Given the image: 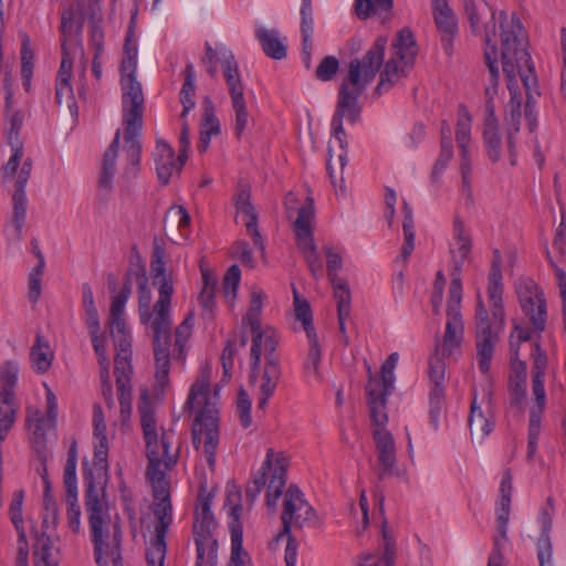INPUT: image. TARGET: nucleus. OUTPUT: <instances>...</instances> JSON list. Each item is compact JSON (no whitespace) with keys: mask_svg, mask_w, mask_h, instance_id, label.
Here are the masks:
<instances>
[{"mask_svg":"<svg viewBox=\"0 0 566 566\" xmlns=\"http://www.w3.org/2000/svg\"><path fill=\"white\" fill-rule=\"evenodd\" d=\"M500 18L502 69L511 95L504 116V132L510 163L515 166L517 159L516 135L520 133L522 118V94L517 90V75L521 77L526 93L525 118L531 133L537 127L535 105L541 92L535 67L527 51L525 31L520 19L512 17L510 23L504 24L507 17L503 11L500 13Z\"/></svg>","mask_w":566,"mask_h":566,"instance_id":"f257e3e1","label":"nucleus"},{"mask_svg":"<svg viewBox=\"0 0 566 566\" xmlns=\"http://www.w3.org/2000/svg\"><path fill=\"white\" fill-rule=\"evenodd\" d=\"M94 446L93 468L88 461H83V481L85 485V506L88 514V524L94 557L98 566H107L108 559L113 566H122L120 541L122 531L118 525L113 527L112 542L105 543V524L108 517V503L105 499V484L107 474L108 441L106 437V423H93Z\"/></svg>","mask_w":566,"mask_h":566,"instance_id":"f03ea898","label":"nucleus"},{"mask_svg":"<svg viewBox=\"0 0 566 566\" xmlns=\"http://www.w3.org/2000/svg\"><path fill=\"white\" fill-rule=\"evenodd\" d=\"M135 10L126 31L120 62V85L123 90V123H124V159L123 175L127 179L135 178L139 172L143 129L144 94L140 83L136 80L137 71V38Z\"/></svg>","mask_w":566,"mask_h":566,"instance_id":"7ed1b4c3","label":"nucleus"},{"mask_svg":"<svg viewBox=\"0 0 566 566\" xmlns=\"http://www.w3.org/2000/svg\"><path fill=\"white\" fill-rule=\"evenodd\" d=\"M386 45L387 39L378 38L363 59H354L349 62L348 74L340 83L337 105L332 118L333 135L340 147L338 155L340 168L345 166L347 157L343 120L346 117L349 123L354 124L359 118L361 109L358 105V97L376 77L384 62Z\"/></svg>","mask_w":566,"mask_h":566,"instance_id":"20e7f679","label":"nucleus"},{"mask_svg":"<svg viewBox=\"0 0 566 566\" xmlns=\"http://www.w3.org/2000/svg\"><path fill=\"white\" fill-rule=\"evenodd\" d=\"M210 370L205 368L191 385L185 405L186 409L196 410L197 415L191 427L192 443L196 450L202 449L211 470L216 465V455L220 441L219 430V391L210 390Z\"/></svg>","mask_w":566,"mask_h":566,"instance_id":"39448f33","label":"nucleus"},{"mask_svg":"<svg viewBox=\"0 0 566 566\" xmlns=\"http://www.w3.org/2000/svg\"><path fill=\"white\" fill-rule=\"evenodd\" d=\"M172 295L170 294V287L164 283L153 307L138 314L140 324L145 326L147 334L151 335L156 360V378L161 385L168 380L170 368Z\"/></svg>","mask_w":566,"mask_h":566,"instance_id":"423d86ee","label":"nucleus"},{"mask_svg":"<svg viewBox=\"0 0 566 566\" xmlns=\"http://www.w3.org/2000/svg\"><path fill=\"white\" fill-rule=\"evenodd\" d=\"M251 333L252 345L250 363L252 369L255 370L259 368L262 355L265 360L260 385V396L258 398V408L264 410L282 376L280 358L275 354L279 337L271 328L262 329V327H259L256 332Z\"/></svg>","mask_w":566,"mask_h":566,"instance_id":"0eeeda50","label":"nucleus"},{"mask_svg":"<svg viewBox=\"0 0 566 566\" xmlns=\"http://www.w3.org/2000/svg\"><path fill=\"white\" fill-rule=\"evenodd\" d=\"M139 412L148 459L146 475L148 480H155L159 475H166L165 470H170L176 464L178 449L175 452L170 451L172 431L163 430L158 438L156 419L150 406L146 403L140 406Z\"/></svg>","mask_w":566,"mask_h":566,"instance_id":"6e6552de","label":"nucleus"},{"mask_svg":"<svg viewBox=\"0 0 566 566\" xmlns=\"http://www.w3.org/2000/svg\"><path fill=\"white\" fill-rule=\"evenodd\" d=\"M392 56L386 62L380 81L375 90L381 95L390 87L407 76L408 70L413 65L418 49L410 29H402L398 32L392 45Z\"/></svg>","mask_w":566,"mask_h":566,"instance_id":"1a4fd4ad","label":"nucleus"},{"mask_svg":"<svg viewBox=\"0 0 566 566\" xmlns=\"http://www.w3.org/2000/svg\"><path fill=\"white\" fill-rule=\"evenodd\" d=\"M281 521L282 530L275 537L276 542L284 537L285 534H290L292 527L316 528L322 524L316 511L307 502L304 493L294 484H291L284 494Z\"/></svg>","mask_w":566,"mask_h":566,"instance_id":"9d476101","label":"nucleus"},{"mask_svg":"<svg viewBox=\"0 0 566 566\" xmlns=\"http://www.w3.org/2000/svg\"><path fill=\"white\" fill-rule=\"evenodd\" d=\"M488 60L491 61L490 56ZM499 67L489 62V84L485 86V115L483 122V143L489 159L497 163L502 158V135L495 115L494 98L497 94Z\"/></svg>","mask_w":566,"mask_h":566,"instance_id":"9b49d317","label":"nucleus"},{"mask_svg":"<svg viewBox=\"0 0 566 566\" xmlns=\"http://www.w3.org/2000/svg\"><path fill=\"white\" fill-rule=\"evenodd\" d=\"M272 471L271 479L266 490V505L269 509H275L279 497L283 493L286 484V464L285 459H276V464L272 468L271 453L268 452L265 461L262 463L260 474L256 475L245 489V500L253 505L262 489L266 484V474Z\"/></svg>","mask_w":566,"mask_h":566,"instance_id":"f8f14e48","label":"nucleus"},{"mask_svg":"<svg viewBox=\"0 0 566 566\" xmlns=\"http://www.w3.org/2000/svg\"><path fill=\"white\" fill-rule=\"evenodd\" d=\"M464 10L473 33L484 34L486 65L489 66L490 56V62L497 66V50L493 41L496 34L495 12L485 0H464Z\"/></svg>","mask_w":566,"mask_h":566,"instance_id":"ddd939ff","label":"nucleus"},{"mask_svg":"<svg viewBox=\"0 0 566 566\" xmlns=\"http://www.w3.org/2000/svg\"><path fill=\"white\" fill-rule=\"evenodd\" d=\"M314 214V201L311 197H307L305 203L297 210L294 231L297 239V248L303 253L312 274L315 277H319L323 274V264L313 239L312 220Z\"/></svg>","mask_w":566,"mask_h":566,"instance_id":"4468645a","label":"nucleus"},{"mask_svg":"<svg viewBox=\"0 0 566 566\" xmlns=\"http://www.w3.org/2000/svg\"><path fill=\"white\" fill-rule=\"evenodd\" d=\"M515 292L521 308L534 329L538 333L543 332L546 327L547 306L542 289L534 280L521 277L515 282Z\"/></svg>","mask_w":566,"mask_h":566,"instance_id":"2eb2a0df","label":"nucleus"},{"mask_svg":"<svg viewBox=\"0 0 566 566\" xmlns=\"http://www.w3.org/2000/svg\"><path fill=\"white\" fill-rule=\"evenodd\" d=\"M462 283L461 279L453 274L449 286L447 304V324L442 342V355H451L453 349L460 346L463 334L461 315Z\"/></svg>","mask_w":566,"mask_h":566,"instance_id":"dca6fc26","label":"nucleus"},{"mask_svg":"<svg viewBox=\"0 0 566 566\" xmlns=\"http://www.w3.org/2000/svg\"><path fill=\"white\" fill-rule=\"evenodd\" d=\"M217 522L213 514H195L193 539L196 544V566L218 564Z\"/></svg>","mask_w":566,"mask_h":566,"instance_id":"f3484780","label":"nucleus"},{"mask_svg":"<svg viewBox=\"0 0 566 566\" xmlns=\"http://www.w3.org/2000/svg\"><path fill=\"white\" fill-rule=\"evenodd\" d=\"M241 491L237 485L228 489L227 502L232 504V522L229 524L231 538V553L227 566H251L249 553L243 548V527L240 523L242 505L240 504Z\"/></svg>","mask_w":566,"mask_h":566,"instance_id":"a211bd4d","label":"nucleus"},{"mask_svg":"<svg viewBox=\"0 0 566 566\" xmlns=\"http://www.w3.org/2000/svg\"><path fill=\"white\" fill-rule=\"evenodd\" d=\"M476 359L481 373L488 374L494 353V345L497 340L496 334L492 332L489 321V313L480 297L476 304Z\"/></svg>","mask_w":566,"mask_h":566,"instance_id":"6ab92c4d","label":"nucleus"},{"mask_svg":"<svg viewBox=\"0 0 566 566\" xmlns=\"http://www.w3.org/2000/svg\"><path fill=\"white\" fill-rule=\"evenodd\" d=\"M374 440L377 451V464L374 467L378 482L390 476H401L397 468L396 444L392 434L385 429L374 431Z\"/></svg>","mask_w":566,"mask_h":566,"instance_id":"aec40b11","label":"nucleus"},{"mask_svg":"<svg viewBox=\"0 0 566 566\" xmlns=\"http://www.w3.org/2000/svg\"><path fill=\"white\" fill-rule=\"evenodd\" d=\"M205 49L206 53L202 56L201 62L211 78L217 77L218 64H220L228 87L230 75L233 76V78L237 77L238 80H241L239 65L230 49L223 44H218L216 48H212L209 42H206Z\"/></svg>","mask_w":566,"mask_h":566,"instance_id":"412c9836","label":"nucleus"},{"mask_svg":"<svg viewBox=\"0 0 566 566\" xmlns=\"http://www.w3.org/2000/svg\"><path fill=\"white\" fill-rule=\"evenodd\" d=\"M494 415L492 392L488 391L481 402L474 392L468 419L471 436L481 440L488 437L494 428Z\"/></svg>","mask_w":566,"mask_h":566,"instance_id":"4be33fe9","label":"nucleus"},{"mask_svg":"<svg viewBox=\"0 0 566 566\" xmlns=\"http://www.w3.org/2000/svg\"><path fill=\"white\" fill-rule=\"evenodd\" d=\"M153 486L155 499L154 514L157 518L155 533L166 535V532L172 523V505L170 502V483L166 475H159L155 480H149Z\"/></svg>","mask_w":566,"mask_h":566,"instance_id":"5701e85b","label":"nucleus"},{"mask_svg":"<svg viewBox=\"0 0 566 566\" xmlns=\"http://www.w3.org/2000/svg\"><path fill=\"white\" fill-rule=\"evenodd\" d=\"M155 169L161 185H168L172 175L179 174L188 158L185 151H180L175 158V151L170 145L164 140H157L153 153Z\"/></svg>","mask_w":566,"mask_h":566,"instance_id":"b1692460","label":"nucleus"},{"mask_svg":"<svg viewBox=\"0 0 566 566\" xmlns=\"http://www.w3.org/2000/svg\"><path fill=\"white\" fill-rule=\"evenodd\" d=\"M432 14L436 27L441 35L442 46L450 55L452 52L453 39L458 31V23L455 15L448 4V0L433 1Z\"/></svg>","mask_w":566,"mask_h":566,"instance_id":"393cba45","label":"nucleus"},{"mask_svg":"<svg viewBox=\"0 0 566 566\" xmlns=\"http://www.w3.org/2000/svg\"><path fill=\"white\" fill-rule=\"evenodd\" d=\"M502 293L501 254L499 250H495L489 273L488 295L492 307V315L494 319L499 321L501 324H503L505 316L502 305Z\"/></svg>","mask_w":566,"mask_h":566,"instance_id":"a878e982","label":"nucleus"},{"mask_svg":"<svg viewBox=\"0 0 566 566\" xmlns=\"http://www.w3.org/2000/svg\"><path fill=\"white\" fill-rule=\"evenodd\" d=\"M532 356L534 359L532 366V394L536 406L539 407V409H545L546 392L544 380L548 359L546 353L542 349L538 343H535Z\"/></svg>","mask_w":566,"mask_h":566,"instance_id":"bb28decb","label":"nucleus"},{"mask_svg":"<svg viewBox=\"0 0 566 566\" xmlns=\"http://www.w3.org/2000/svg\"><path fill=\"white\" fill-rule=\"evenodd\" d=\"M228 92L234 111V133L235 136L240 138L249 124V113L243 94L242 80L233 78V76L230 75Z\"/></svg>","mask_w":566,"mask_h":566,"instance_id":"cd10ccee","label":"nucleus"},{"mask_svg":"<svg viewBox=\"0 0 566 566\" xmlns=\"http://www.w3.org/2000/svg\"><path fill=\"white\" fill-rule=\"evenodd\" d=\"M453 234L455 241V248L451 250L453 259V274L460 279V273L464 261L469 258L472 249L471 235L465 231L464 222L460 217H455L453 220Z\"/></svg>","mask_w":566,"mask_h":566,"instance_id":"c85d7f7f","label":"nucleus"},{"mask_svg":"<svg viewBox=\"0 0 566 566\" xmlns=\"http://www.w3.org/2000/svg\"><path fill=\"white\" fill-rule=\"evenodd\" d=\"M120 140V129H117L108 148L105 150L102 160V168L98 178V191L102 196H108L113 189L112 181L116 171Z\"/></svg>","mask_w":566,"mask_h":566,"instance_id":"c756f323","label":"nucleus"},{"mask_svg":"<svg viewBox=\"0 0 566 566\" xmlns=\"http://www.w3.org/2000/svg\"><path fill=\"white\" fill-rule=\"evenodd\" d=\"M255 38L261 44L264 54L273 60H283L286 57L287 46L281 39L280 31L276 29H266L258 25L255 28Z\"/></svg>","mask_w":566,"mask_h":566,"instance_id":"7c9ffc66","label":"nucleus"},{"mask_svg":"<svg viewBox=\"0 0 566 566\" xmlns=\"http://www.w3.org/2000/svg\"><path fill=\"white\" fill-rule=\"evenodd\" d=\"M510 512L511 510L496 507V535L494 537L493 549L488 559V566H503L501 541L506 539L507 536Z\"/></svg>","mask_w":566,"mask_h":566,"instance_id":"2f4dec72","label":"nucleus"},{"mask_svg":"<svg viewBox=\"0 0 566 566\" xmlns=\"http://www.w3.org/2000/svg\"><path fill=\"white\" fill-rule=\"evenodd\" d=\"M164 249L154 243V250L150 261V273L153 277V285L157 287L158 294H160V286L166 283L170 287V294H174V279L171 273L166 272V265L164 262Z\"/></svg>","mask_w":566,"mask_h":566,"instance_id":"473e14b6","label":"nucleus"},{"mask_svg":"<svg viewBox=\"0 0 566 566\" xmlns=\"http://www.w3.org/2000/svg\"><path fill=\"white\" fill-rule=\"evenodd\" d=\"M374 386H378V384H373L370 381L366 387L370 409V419L377 426V429H384L388 422V416L385 411L386 396L380 390H377Z\"/></svg>","mask_w":566,"mask_h":566,"instance_id":"72a5a7b5","label":"nucleus"},{"mask_svg":"<svg viewBox=\"0 0 566 566\" xmlns=\"http://www.w3.org/2000/svg\"><path fill=\"white\" fill-rule=\"evenodd\" d=\"M53 357V352L51 350L48 342L44 340L41 334H36L35 343L31 347L30 352V359L33 369L38 374L46 373L52 365Z\"/></svg>","mask_w":566,"mask_h":566,"instance_id":"f704fd0d","label":"nucleus"},{"mask_svg":"<svg viewBox=\"0 0 566 566\" xmlns=\"http://www.w3.org/2000/svg\"><path fill=\"white\" fill-rule=\"evenodd\" d=\"M250 306L243 317V324L250 326L251 332H256L261 327V313L263 307V301L266 298L265 292L260 287H253L250 293Z\"/></svg>","mask_w":566,"mask_h":566,"instance_id":"c9c22d12","label":"nucleus"},{"mask_svg":"<svg viewBox=\"0 0 566 566\" xmlns=\"http://www.w3.org/2000/svg\"><path fill=\"white\" fill-rule=\"evenodd\" d=\"M385 541V551L381 555L366 553L360 556L359 566H391L395 563V545L388 537L387 532L382 531Z\"/></svg>","mask_w":566,"mask_h":566,"instance_id":"e433bc0d","label":"nucleus"},{"mask_svg":"<svg viewBox=\"0 0 566 566\" xmlns=\"http://www.w3.org/2000/svg\"><path fill=\"white\" fill-rule=\"evenodd\" d=\"M237 211L242 217V221L247 228L248 233L251 235L255 248H258L261 252H264L263 240L256 227L258 217L252 203L250 202L239 206L237 207Z\"/></svg>","mask_w":566,"mask_h":566,"instance_id":"4c0bfd02","label":"nucleus"},{"mask_svg":"<svg viewBox=\"0 0 566 566\" xmlns=\"http://www.w3.org/2000/svg\"><path fill=\"white\" fill-rule=\"evenodd\" d=\"M21 39V78L23 86L29 91L31 85V78L33 75V51L31 49L30 36L22 32L20 33Z\"/></svg>","mask_w":566,"mask_h":566,"instance_id":"58836bf2","label":"nucleus"},{"mask_svg":"<svg viewBox=\"0 0 566 566\" xmlns=\"http://www.w3.org/2000/svg\"><path fill=\"white\" fill-rule=\"evenodd\" d=\"M53 549V541L45 533H42L34 543L35 566H57Z\"/></svg>","mask_w":566,"mask_h":566,"instance_id":"ea45409f","label":"nucleus"},{"mask_svg":"<svg viewBox=\"0 0 566 566\" xmlns=\"http://www.w3.org/2000/svg\"><path fill=\"white\" fill-rule=\"evenodd\" d=\"M308 353L304 361V370L307 375H313L316 379H321L319 364L322 359V349L316 333L308 332Z\"/></svg>","mask_w":566,"mask_h":566,"instance_id":"a19ab883","label":"nucleus"},{"mask_svg":"<svg viewBox=\"0 0 566 566\" xmlns=\"http://www.w3.org/2000/svg\"><path fill=\"white\" fill-rule=\"evenodd\" d=\"M27 413L28 429L36 440H44L46 430L54 424L55 420L49 416L44 417L39 409H33L31 407L27 409Z\"/></svg>","mask_w":566,"mask_h":566,"instance_id":"79ce46f5","label":"nucleus"},{"mask_svg":"<svg viewBox=\"0 0 566 566\" xmlns=\"http://www.w3.org/2000/svg\"><path fill=\"white\" fill-rule=\"evenodd\" d=\"M446 408L444 388H431L429 394V420L434 430L439 429L440 419Z\"/></svg>","mask_w":566,"mask_h":566,"instance_id":"37998d69","label":"nucleus"},{"mask_svg":"<svg viewBox=\"0 0 566 566\" xmlns=\"http://www.w3.org/2000/svg\"><path fill=\"white\" fill-rule=\"evenodd\" d=\"M13 213L12 223L17 240L22 238V228L27 217V195L25 191L15 190L12 197Z\"/></svg>","mask_w":566,"mask_h":566,"instance_id":"c03bdc74","label":"nucleus"},{"mask_svg":"<svg viewBox=\"0 0 566 566\" xmlns=\"http://www.w3.org/2000/svg\"><path fill=\"white\" fill-rule=\"evenodd\" d=\"M64 489L67 504V524L73 533H78L81 528V507L77 504V484H74V489L69 485H64Z\"/></svg>","mask_w":566,"mask_h":566,"instance_id":"a18cd8bd","label":"nucleus"},{"mask_svg":"<svg viewBox=\"0 0 566 566\" xmlns=\"http://www.w3.org/2000/svg\"><path fill=\"white\" fill-rule=\"evenodd\" d=\"M455 139L460 151L465 155V148H469V144L471 142V116L462 105L459 109Z\"/></svg>","mask_w":566,"mask_h":566,"instance_id":"49530a36","label":"nucleus"},{"mask_svg":"<svg viewBox=\"0 0 566 566\" xmlns=\"http://www.w3.org/2000/svg\"><path fill=\"white\" fill-rule=\"evenodd\" d=\"M526 364H521V369L516 370L510 377L509 389L511 394V403L520 406L526 395Z\"/></svg>","mask_w":566,"mask_h":566,"instance_id":"de8ad7c7","label":"nucleus"},{"mask_svg":"<svg viewBox=\"0 0 566 566\" xmlns=\"http://www.w3.org/2000/svg\"><path fill=\"white\" fill-rule=\"evenodd\" d=\"M394 0H355L356 14L360 19H367L371 14L389 12Z\"/></svg>","mask_w":566,"mask_h":566,"instance_id":"09e8293b","label":"nucleus"},{"mask_svg":"<svg viewBox=\"0 0 566 566\" xmlns=\"http://www.w3.org/2000/svg\"><path fill=\"white\" fill-rule=\"evenodd\" d=\"M334 291V298L337 303V316H349L352 294L346 280L342 279L338 282H331Z\"/></svg>","mask_w":566,"mask_h":566,"instance_id":"8fccbe9b","label":"nucleus"},{"mask_svg":"<svg viewBox=\"0 0 566 566\" xmlns=\"http://www.w3.org/2000/svg\"><path fill=\"white\" fill-rule=\"evenodd\" d=\"M302 33V60L306 69L311 67V55L313 50L314 19L313 17L301 18Z\"/></svg>","mask_w":566,"mask_h":566,"instance_id":"3c124183","label":"nucleus"},{"mask_svg":"<svg viewBox=\"0 0 566 566\" xmlns=\"http://www.w3.org/2000/svg\"><path fill=\"white\" fill-rule=\"evenodd\" d=\"M164 534L155 533V537L150 542V546L147 548L146 559L149 566H164L166 557V542Z\"/></svg>","mask_w":566,"mask_h":566,"instance_id":"603ef678","label":"nucleus"},{"mask_svg":"<svg viewBox=\"0 0 566 566\" xmlns=\"http://www.w3.org/2000/svg\"><path fill=\"white\" fill-rule=\"evenodd\" d=\"M294 311L296 319L301 321L303 328L308 337V332L316 333L313 326V315L310 303L306 300H302L296 291L294 290Z\"/></svg>","mask_w":566,"mask_h":566,"instance_id":"864d4df0","label":"nucleus"},{"mask_svg":"<svg viewBox=\"0 0 566 566\" xmlns=\"http://www.w3.org/2000/svg\"><path fill=\"white\" fill-rule=\"evenodd\" d=\"M138 286V314L145 312L151 306V291L148 286V279L145 269L135 272Z\"/></svg>","mask_w":566,"mask_h":566,"instance_id":"5fc2aeb1","label":"nucleus"},{"mask_svg":"<svg viewBox=\"0 0 566 566\" xmlns=\"http://www.w3.org/2000/svg\"><path fill=\"white\" fill-rule=\"evenodd\" d=\"M192 326L193 315L189 313L175 331L176 339L174 345V352H177L178 358L182 356L184 347L191 334Z\"/></svg>","mask_w":566,"mask_h":566,"instance_id":"6e6d98bb","label":"nucleus"},{"mask_svg":"<svg viewBox=\"0 0 566 566\" xmlns=\"http://www.w3.org/2000/svg\"><path fill=\"white\" fill-rule=\"evenodd\" d=\"M76 463H77V443L75 440L72 441L69 451L67 459L64 467L63 484L74 489V484H77L76 479Z\"/></svg>","mask_w":566,"mask_h":566,"instance_id":"4d7b16f0","label":"nucleus"},{"mask_svg":"<svg viewBox=\"0 0 566 566\" xmlns=\"http://www.w3.org/2000/svg\"><path fill=\"white\" fill-rule=\"evenodd\" d=\"M0 380L2 382V390L0 395L6 397H14L13 388L18 380V367L8 363L0 369Z\"/></svg>","mask_w":566,"mask_h":566,"instance_id":"13d9d810","label":"nucleus"},{"mask_svg":"<svg viewBox=\"0 0 566 566\" xmlns=\"http://www.w3.org/2000/svg\"><path fill=\"white\" fill-rule=\"evenodd\" d=\"M130 356H115V376L116 386L125 387L130 385L132 365L129 361Z\"/></svg>","mask_w":566,"mask_h":566,"instance_id":"bf43d9fd","label":"nucleus"},{"mask_svg":"<svg viewBox=\"0 0 566 566\" xmlns=\"http://www.w3.org/2000/svg\"><path fill=\"white\" fill-rule=\"evenodd\" d=\"M513 476L510 469L505 470L500 484V495L496 507L511 510L512 492H513Z\"/></svg>","mask_w":566,"mask_h":566,"instance_id":"052dcab7","label":"nucleus"},{"mask_svg":"<svg viewBox=\"0 0 566 566\" xmlns=\"http://www.w3.org/2000/svg\"><path fill=\"white\" fill-rule=\"evenodd\" d=\"M237 412L240 423L243 428H249L252 423L251 419V400L244 389H240L237 398Z\"/></svg>","mask_w":566,"mask_h":566,"instance_id":"680f3d73","label":"nucleus"},{"mask_svg":"<svg viewBox=\"0 0 566 566\" xmlns=\"http://www.w3.org/2000/svg\"><path fill=\"white\" fill-rule=\"evenodd\" d=\"M539 566H553V543L551 535H539L536 542Z\"/></svg>","mask_w":566,"mask_h":566,"instance_id":"e2e57ef3","label":"nucleus"},{"mask_svg":"<svg viewBox=\"0 0 566 566\" xmlns=\"http://www.w3.org/2000/svg\"><path fill=\"white\" fill-rule=\"evenodd\" d=\"M339 69V62L335 56H325L318 64L315 71V76L319 81H331Z\"/></svg>","mask_w":566,"mask_h":566,"instance_id":"0e129e2a","label":"nucleus"},{"mask_svg":"<svg viewBox=\"0 0 566 566\" xmlns=\"http://www.w3.org/2000/svg\"><path fill=\"white\" fill-rule=\"evenodd\" d=\"M444 374H446V364L441 357L437 354L432 356L429 360V378L432 384V388H444Z\"/></svg>","mask_w":566,"mask_h":566,"instance_id":"69168bd1","label":"nucleus"},{"mask_svg":"<svg viewBox=\"0 0 566 566\" xmlns=\"http://www.w3.org/2000/svg\"><path fill=\"white\" fill-rule=\"evenodd\" d=\"M241 279V270L237 264L231 265L223 277V292L226 296L232 300L237 295V290Z\"/></svg>","mask_w":566,"mask_h":566,"instance_id":"338daca9","label":"nucleus"},{"mask_svg":"<svg viewBox=\"0 0 566 566\" xmlns=\"http://www.w3.org/2000/svg\"><path fill=\"white\" fill-rule=\"evenodd\" d=\"M44 273V266L35 265L29 275V300L32 303H36L42 293V275Z\"/></svg>","mask_w":566,"mask_h":566,"instance_id":"774afa93","label":"nucleus"}]
</instances>
